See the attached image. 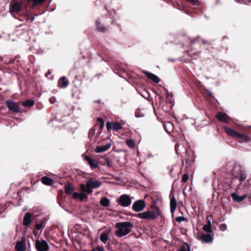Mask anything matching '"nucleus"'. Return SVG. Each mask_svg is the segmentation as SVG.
I'll return each mask as SVG.
<instances>
[{"label": "nucleus", "mask_w": 251, "mask_h": 251, "mask_svg": "<svg viewBox=\"0 0 251 251\" xmlns=\"http://www.w3.org/2000/svg\"><path fill=\"white\" fill-rule=\"evenodd\" d=\"M172 171V170H171L170 171V173H171Z\"/></svg>", "instance_id": "obj_57"}, {"label": "nucleus", "mask_w": 251, "mask_h": 251, "mask_svg": "<svg viewBox=\"0 0 251 251\" xmlns=\"http://www.w3.org/2000/svg\"><path fill=\"white\" fill-rule=\"evenodd\" d=\"M49 101L50 103L53 104L56 101V99L54 97H51L50 98Z\"/></svg>", "instance_id": "obj_45"}, {"label": "nucleus", "mask_w": 251, "mask_h": 251, "mask_svg": "<svg viewBox=\"0 0 251 251\" xmlns=\"http://www.w3.org/2000/svg\"><path fill=\"white\" fill-rule=\"evenodd\" d=\"M103 158L104 159L105 163H106L108 167L110 168L113 167V164H112L111 161L109 160V159L106 156V155H105L103 157Z\"/></svg>", "instance_id": "obj_39"}, {"label": "nucleus", "mask_w": 251, "mask_h": 251, "mask_svg": "<svg viewBox=\"0 0 251 251\" xmlns=\"http://www.w3.org/2000/svg\"><path fill=\"white\" fill-rule=\"evenodd\" d=\"M248 200H249V202H250V203L251 204V196L248 197Z\"/></svg>", "instance_id": "obj_53"}, {"label": "nucleus", "mask_w": 251, "mask_h": 251, "mask_svg": "<svg viewBox=\"0 0 251 251\" xmlns=\"http://www.w3.org/2000/svg\"><path fill=\"white\" fill-rule=\"evenodd\" d=\"M98 126V124H96L93 127H92L89 132V136L92 137L95 135L96 132V127Z\"/></svg>", "instance_id": "obj_37"}, {"label": "nucleus", "mask_w": 251, "mask_h": 251, "mask_svg": "<svg viewBox=\"0 0 251 251\" xmlns=\"http://www.w3.org/2000/svg\"><path fill=\"white\" fill-rule=\"evenodd\" d=\"M106 128L108 131H109L111 129H113L114 131H118L122 128V126L118 122L114 123L108 122L106 123Z\"/></svg>", "instance_id": "obj_12"}, {"label": "nucleus", "mask_w": 251, "mask_h": 251, "mask_svg": "<svg viewBox=\"0 0 251 251\" xmlns=\"http://www.w3.org/2000/svg\"><path fill=\"white\" fill-rule=\"evenodd\" d=\"M34 101L32 100H27L22 102V104L24 106L31 107L34 104Z\"/></svg>", "instance_id": "obj_31"}, {"label": "nucleus", "mask_w": 251, "mask_h": 251, "mask_svg": "<svg viewBox=\"0 0 251 251\" xmlns=\"http://www.w3.org/2000/svg\"><path fill=\"white\" fill-rule=\"evenodd\" d=\"M146 203L144 200H139L134 202L132 205V209L134 211L139 212L144 209Z\"/></svg>", "instance_id": "obj_10"}, {"label": "nucleus", "mask_w": 251, "mask_h": 251, "mask_svg": "<svg viewBox=\"0 0 251 251\" xmlns=\"http://www.w3.org/2000/svg\"><path fill=\"white\" fill-rule=\"evenodd\" d=\"M42 182L47 185H50L53 183V180L48 176H43L41 178Z\"/></svg>", "instance_id": "obj_26"}, {"label": "nucleus", "mask_w": 251, "mask_h": 251, "mask_svg": "<svg viewBox=\"0 0 251 251\" xmlns=\"http://www.w3.org/2000/svg\"><path fill=\"white\" fill-rule=\"evenodd\" d=\"M191 171V169L188 171L187 169H185L184 170V172H186V173H184V174L183 175L182 178H181V181L183 182H186L188 179H189V172Z\"/></svg>", "instance_id": "obj_34"}, {"label": "nucleus", "mask_w": 251, "mask_h": 251, "mask_svg": "<svg viewBox=\"0 0 251 251\" xmlns=\"http://www.w3.org/2000/svg\"><path fill=\"white\" fill-rule=\"evenodd\" d=\"M35 249L37 251H48L49 246L44 240H37L35 243Z\"/></svg>", "instance_id": "obj_7"}, {"label": "nucleus", "mask_w": 251, "mask_h": 251, "mask_svg": "<svg viewBox=\"0 0 251 251\" xmlns=\"http://www.w3.org/2000/svg\"><path fill=\"white\" fill-rule=\"evenodd\" d=\"M244 131L247 132H251V126H249L248 127H245L244 128Z\"/></svg>", "instance_id": "obj_47"}, {"label": "nucleus", "mask_w": 251, "mask_h": 251, "mask_svg": "<svg viewBox=\"0 0 251 251\" xmlns=\"http://www.w3.org/2000/svg\"><path fill=\"white\" fill-rule=\"evenodd\" d=\"M32 214L29 212H26L24 217L23 225L28 226L31 222Z\"/></svg>", "instance_id": "obj_21"}, {"label": "nucleus", "mask_w": 251, "mask_h": 251, "mask_svg": "<svg viewBox=\"0 0 251 251\" xmlns=\"http://www.w3.org/2000/svg\"><path fill=\"white\" fill-rule=\"evenodd\" d=\"M97 29L101 32H104L106 30V28L103 26L102 24L100 23L99 20H97L96 21Z\"/></svg>", "instance_id": "obj_27"}, {"label": "nucleus", "mask_w": 251, "mask_h": 251, "mask_svg": "<svg viewBox=\"0 0 251 251\" xmlns=\"http://www.w3.org/2000/svg\"><path fill=\"white\" fill-rule=\"evenodd\" d=\"M4 103L9 111L14 113L20 112V107L16 102L11 100H7L5 101Z\"/></svg>", "instance_id": "obj_8"}, {"label": "nucleus", "mask_w": 251, "mask_h": 251, "mask_svg": "<svg viewBox=\"0 0 251 251\" xmlns=\"http://www.w3.org/2000/svg\"><path fill=\"white\" fill-rule=\"evenodd\" d=\"M169 197L170 198V210L172 214L173 215L176 208L177 202L173 192H171Z\"/></svg>", "instance_id": "obj_14"}, {"label": "nucleus", "mask_w": 251, "mask_h": 251, "mask_svg": "<svg viewBox=\"0 0 251 251\" xmlns=\"http://www.w3.org/2000/svg\"><path fill=\"white\" fill-rule=\"evenodd\" d=\"M203 230L207 233H211L212 232L211 226L206 225H204Z\"/></svg>", "instance_id": "obj_41"}, {"label": "nucleus", "mask_w": 251, "mask_h": 251, "mask_svg": "<svg viewBox=\"0 0 251 251\" xmlns=\"http://www.w3.org/2000/svg\"><path fill=\"white\" fill-rule=\"evenodd\" d=\"M223 128L228 136L236 139L240 143H247L251 140L250 137L245 133L238 132L227 126H224Z\"/></svg>", "instance_id": "obj_1"}, {"label": "nucleus", "mask_w": 251, "mask_h": 251, "mask_svg": "<svg viewBox=\"0 0 251 251\" xmlns=\"http://www.w3.org/2000/svg\"><path fill=\"white\" fill-rule=\"evenodd\" d=\"M75 78L77 79V76H75Z\"/></svg>", "instance_id": "obj_56"}, {"label": "nucleus", "mask_w": 251, "mask_h": 251, "mask_svg": "<svg viewBox=\"0 0 251 251\" xmlns=\"http://www.w3.org/2000/svg\"><path fill=\"white\" fill-rule=\"evenodd\" d=\"M69 84V80L67 78L63 76H61L58 81V86L60 88H66L68 87Z\"/></svg>", "instance_id": "obj_16"}, {"label": "nucleus", "mask_w": 251, "mask_h": 251, "mask_svg": "<svg viewBox=\"0 0 251 251\" xmlns=\"http://www.w3.org/2000/svg\"><path fill=\"white\" fill-rule=\"evenodd\" d=\"M200 238L201 239V240L203 242H204V243L211 242L213 239L212 236L208 233H207V234L202 233L201 235Z\"/></svg>", "instance_id": "obj_22"}, {"label": "nucleus", "mask_w": 251, "mask_h": 251, "mask_svg": "<svg viewBox=\"0 0 251 251\" xmlns=\"http://www.w3.org/2000/svg\"><path fill=\"white\" fill-rule=\"evenodd\" d=\"M96 250L98 251H104V249L101 246H98L96 248Z\"/></svg>", "instance_id": "obj_48"}, {"label": "nucleus", "mask_w": 251, "mask_h": 251, "mask_svg": "<svg viewBox=\"0 0 251 251\" xmlns=\"http://www.w3.org/2000/svg\"><path fill=\"white\" fill-rule=\"evenodd\" d=\"M101 181L99 180H94L93 179H89L86 181V185L80 184V190L83 192H86L91 194L92 192V189L100 187L101 185Z\"/></svg>", "instance_id": "obj_4"}, {"label": "nucleus", "mask_w": 251, "mask_h": 251, "mask_svg": "<svg viewBox=\"0 0 251 251\" xmlns=\"http://www.w3.org/2000/svg\"><path fill=\"white\" fill-rule=\"evenodd\" d=\"M168 124L169 125V126H172V125L170 123H168Z\"/></svg>", "instance_id": "obj_55"}, {"label": "nucleus", "mask_w": 251, "mask_h": 251, "mask_svg": "<svg viewBox=\"0 0 251 251\" xmlns=\"http://www.w3.org/2000/svg\"><path fill=\"white\" fill-rule=\"evenodd\" d=\"M45 0H27L28 4L32 7L43 3Z\"/></svg>", "instance_id": "obj_28"}, {"label": "nucleus", "mask_w": 251, "mask_h": 251, "mask_svg": "<svg viewBox=\"0 0 251 251\" xmlns=\"http://www.w3.org/2000/svg\"><path fill=\"white\" fill-rule=\"evenodd\" d=\"M86 192H83L80 193L79 194V198L81 201H83L84 199H87V195L85 194Z\"/></svg>", "instance_id": "obj_42"}, {"label": "nucleus", "mask_w": 251, "mask_h": 251, "mask_svg": "<svg viewBox=\"0 0 251 251\" xmlns=\"http://www.w3.org/2000/svg\"><path fill=\"white\" fill-rule=\"evenodd\" d=\"M15 249L17 251H25L26 250V246L25 240H21L18 241L16 245Z\"/></svg>", "instance_id": "obj_24"}, {"label": "nucleus", "mask_w": 251, "mask_h": 251, "mask_svg": "<svg viewBox=\"0 0 251 251\" xmlns=\"http://www.w3.org/2000/svg\"><path fill=\"white\" fill-rule=\"evenodd\" d=\"M79 195H79V193H77V192H74V193H73V198H74V199H77V198H79Z\"/></svg>", "instance_id": "obj_46"}, {"label": "nucleus", "mask_w": 251, "mask_h": 251, "mask_svg": "<svg viewBox=\"0 0 251 251\" xmlns=\"http://www.w3.org/2000/svg\"><path fill=\"white\" fill-rule=\"evenodd\" d=\"M151 208L152 209L154 212H156L158 215L161 216V212L160 208L156 206L155 201H153L151 205Z\"/></svg>", "instance_id": "obj_30"}, {"label": "nucleus", "mask_w": 251, "mask_h": 251, "mask_svg": "<svg viewBox=\"0 0 251 251\" xmlns=\"http://www.w3.org/2000/svg\"><path fill=\"white\" fill-rule=\"evenodd\" d=\"M231 196L233 199V200L236 202H239L243 201L246 198L248 197V195L247 194H244L243 196H239L236 193H233L231 194Z\"/></svg>", "instance_id": "obj_20"}, {"label": "nucleus", "mask_w": 251, "mask_h": 251, "mask_svg": "<svg viewBox=\"0 0 251 251\" xmlns=\"http://www.w3.org/2000/svg\"><path fill=\"white\" fill-rule=\"evenodd\" d=\"M126 143L127 145L130 148H135V142L132 139L127 140L126 141Z\"/></svg>", "instance_id": "obj_36"}, {"label": "nucleus", "mask_w": 251, "mask_h": 251, "mask_svg": "<svg viewBox=\"0 0 251 251\" xmlns=\"http://www.w3.org/2000/svg\"><path fill=\"white\" fill-rule=\"evenodd\" d=\"M231 183H233L236 179H238L240 185L246 178L247 175L244 170L242 169L241 166L238 163L234 164L232 170Z\"/></svg>", "instance_id": "obj_2"}, {"label": "nucleus", "mask_w": 251, "mask_h": 251, "mask_svg": "<svg viewBox=\"0 0 251 251\" xmlns=\"http://www.w3.org/2000/svg\"><path fill=\"white\" fill-rule=\"evenodd\" d=\"M115 227L118 229L116 235L119 237H121L127 235L131 231L133 225L128 222H119L116 224Z\"/></svg>", "instance_id": "obj_3"}, {"label": "nucleus", "mask_w": 251, "mask_h": 251, "mask_svg": "<svg viewBox=\"0 0 251 251\" xmlns=\"http://www.w3.org/2000/svg\"><path fill=\"white\" fill-rule=\"evenodd\" d=\"M216 117L220 122L224 123H228L230 121V117L225 113L218 112Z\"/></svg>", "instance_id": "obj_13"}, {"label": "nucleus", "mask_w": 251, "mask_h": 251, "mask_svg": "<svg viewBox=\"0 0 251 251\" xmlns=\"http://www.w3.org/2000/svg\"><path fill=\"white\" fill-rule=\"evenodd\" d=\"M100 204L104 207H108L110 204V201L107 197H104L101 199Z\"/></svg>", "instance_id": "obj_32"}, {"label": "nucleus", "mask_w": 251, "mask_h": 251, "mask_svg": "<svg viewBox=\"0 0 251 251\" xmlns=\"http://www.w3.org/2000/svg\"><path fill=\"white\" fill-rule=\"evenodd\" d=\"M188 54L192 59H197L200 56L201 51L192 49L188 51Z\"/></svg>", "instance_id": "obj_23"}, {"label": "nucleus", "mask_w": 251, "mask_h": 251, "mask_svg": "<svg viewBox=\"0 0 251 251\" xmlns=\"http://www.w3.org/2000/svg\"><path fill=\"white\" fill-rule=\"evenodd\" d=\"M118 203L123 207H127L131 204V200L129 195H122L118 200Z\"/></svg>", "instance_id": "obj_9"}, {"label": "nucleus", "mask_w": 251, "mask_h": 251, "mask_svg": "<svg viewBox=\"0 0 251 251\" xmlns=\"http://www.w3.org/2000/svg\"><path fill=\"white\" fill-rule=\"evenodd\" d=\"M195 156L193 151L191 149L186 150L185 155L183 159V168L187 169L188 171L191 169L192 164L194 162Z\"/></svg>", "instance_id": "obj_5"}, {"label": "nucleus", "mask_w": 251, "mask_h": 251, "mask_svg": "<svg viewBox=\"0 0 251 251\" xmlns=\"http://www.w3.org/2000/svg\"><path fill=\"white\" fill-rule=\"evenodd\" d=\"M176 221L178 223H180L182 221L186 220V218L183 216L177 217L175 219Z\"/></svg>", "instance_id": "obj_43"}, {"label": "nucleus", "mask_w": 251, "mask_h": 251, "mask_svg": "<svg viewBox=\"0 0 251 251\" xmlns=\"http://www.w3.org/2000/svg\"><path fill=\"white\" fill-rule=\"evenodd\" d=\"M135 115L137 118H140L144 116L143 113L140 109H137L136 110L135 112Z\"/></svg>", "instance_id": "obj_40"}, {"label": "nucleus", "mask_w": 251, "mask_h": 251, "mask_svg": "<svg viewBox=\"0 0 251 251\" xmlns=\"http://www.w3.org/2000/svg\"><path fill=\"white\" fill-rule=\"evenodd\" d=\"M207 224L206 225H208L209 226H211V223L210 221L208 219H207Z\"/></svg>", "instance_id": "obj_50"}, {"label": "nucleus", "mask_w": 251, "mask_h": 251, "mask_svg": "<svg viewBox=\"0 0 251 251\" xmlns=\"http://www.w3.org/2000/svg\"><path fill=\"white\" fill-rule=\"evenodd\" d=\"M22 3L18 1H14L10 4V9L14 12H19L21 11Z\"/></svg>", "instance_id": "obj_15"}, {"label": "nucleus", "mask_w": 251, "mask_h": 251, "mask_svg": "<svg viewBox=\"0 0 251 251\" xmlns=\"http://www.w3.org/2000/svg\"><path fill=\"white\" fill-rule=\"evenodd\" d=\"M97 121L100 123L99 124V131L98 132V134H100V133L101 132L104 125V120L101 118H98L97 119Z\"/></svg>", "instance_id": "obj_33"}, {"label": "nucleus", "mask_w": 251, "mask_h": 251, "mask_svg": "<svg viewBox=\"0 0 251 251\" xmlns=\"http://www.w3.org/2000/svg\"><path fill=\"white\" fill-rule=\"evenodd\" d=\"M227 226L225 224H222L220 226V228L222 231H225L226 229Z\"/></svg>", "instance_id": "obj_44"}, {"label": "nucleus", "mask_w": 251, "mask_h": 251, "mask_svg": "<svg viewBox=\"0 0 251 251\" xmlns=\"http://www.w3.org/2000/svg\"><path fill=\"white\" fill-rule=\"evenodd\" d=\"M111 146L110 143H107L104 146H97L95 149V151L96 152L100 153L107 151Z\"/></svg>", "instance_id": "obj_19"}, {"label": "nucleus", "mask_w": 251, "mask_h": 251, "mask_svg": "<svg viewBox=\"0 0 251 251\" xmlns=\"http://www.w3.org/2000/svg\"><path fill=\"white\" fill-rule=\"evenodd\" d=\"M28 19H30L31 21H32V20H34V17L33 16H30V17L28 18Z\"/></svg>", "instance_id": "obj_52"}, {"label": "nucleus", "mask_w": 251, "mask_h": 251, "mask_svg": "<svg viewBox=\"0 0 251 251\" xmlns=\"http://www.w3.org/2000/svg\"><path fill=\"white\" fill-rule=\"evenodd\" d=\"M84 159L87 162L91 169H94L99 167V162L96 159H93L88 155H85Z\"/></svg>", "instance_id": "obj_11"}, {"label": "nucleus", "mask_w": 251, "mask_h": 251, "mask_svg": "<svg viewBox=\"0 0 251 251\" xmlns=\"http://www.w3.org/2000/svg\"><path fill=\"white\" fill-rule=\"evenodd\" d=\"M111 230L109 229L107 232L102 233L100 236V240L104 244H106L109 240L108 235L111 232Z\"/></svg>", "instance_id": "obj_25"}, {"label": "nucleus", "mask_w": 251, "mask_h": 251, "mask_svg": "<svg viewBox=\"0 0 251 251\" xmlns=\"http://www.w3.org/2000/svg\"><path fill=\"white\" fill-rule=\"evenodd\" d=\"M90 251H95V250L94 249H93L92 250H91Z\"/></svg>", "instance_id": "obj_54"}, {"label": "nucleus", "mask_w": 251, "mask_h": 251, "mask_svg": "<svg viewBox=\"0 0 251 251\" xmlns=\"http://www.w3.org/2000/svg\"><path fill=\"white\" fill-rule=\"evenodd\" d=\"M158 214L156 212L151 210H148L142 213L134 215V216L145 220H153L155 219Z\"/></svg>", "instance_id": "obj_6"}, {"label": "nucleus", "mask_w": 251, "mask_h": 251, "mask_svg": "<svg viewBox=\"0 0 251 251\" xmlns=\"http://www.w3.org/2000/svg\"><path fill=\"white\" fill-rule=\"evenodd\" d=\"M190 248L188 244L182 245L177 251H190Z\"/></svg>", "instance_id": "obj_38"}, {"label": "nucleus", "mask_w": 251, "mask_h": 251, "mask_svg": "<svg viewBox=\"0 0 251 251\" xmlns=\"http://www.w3.org/2000/svg\"><path fill=\"white\" fill-rule=\"evenodd\" d=\"M33 234H34V235H35V236H38V234L37 231H36V230H34L33 231Z\"/></svg>", "instance_id": "obj_51"}, {"label": "nucleus", "mask_w": 251, "mask_h": 251, "mask_svg": "<svg viewBox=\"0 0 251 251\" xmlns=\"http://www.w3.org/2000/svg\"><path fill=\"white\" fill-rule=\"evenodd\" d=\"M64 189L65 193L68 195H70L75 191V187L72 183L67 182L64 186Z\"/></svg>", "instance_id": "obj_17"}, {"label": "nucleus", "mask_w": 251, "mask_h": 251, "mask_svg": "<svg viewBox=\"0 0 251 251\" xmlns=\"http://www.w3.org/2000/svg\"><path fill=\"white\" fill-rule=\"evenodd\" d=\"M197 42H201L203 44H207L208 45H210L211 44V43L210 41L201 39L200 37H197V38H196L195 39L192 40L191 41V43L192 44H193V43Z\"/></svg>", "instance_id": "obj_29"}, {"label": "nucleus", "mask_w": 251, "mask_h": 251, "mask_svg": "<svg viewBox=\"0 0 251 251\" xmlns=\"http://www.w3.org/2000/svg\"><path fill=\"white\" fill-rule=\"evenodd\" d=\"M143 73L148 77V78L151 80L155 83H158L160 82V78L154 74H151L146 71H143Z\"/></svg>", "instance_id": "obj_18"}, {"label": "nucleus", "mask_w": 251, "mask_h": 251, "mask_svg": "<svg viewBox=\"0 0 251 251\" xmlns=\"http://www.w3.org/2000/svg\"><path fill=\"white\" fill-rule=\"evenodd\" d=\"M45 219H42L40 221V223H37L35 226V228L36 230H40L43 227L45 226Z\"/></svg>", "instance_id": "obj_35"}, {"label": "nucleus", "mask_w": 251, "mask_h": 251, "mask_svg": "<svg viewBox=\"0 0 251 251\" xmlns=\"http://www.w3.org/2000/svg\"><path fill=\"white\" fill-rule=\"evenodd\" d=\"M94 103H98L99 104H100L101 103V101L100 100H95L94 101Z\"/></svg>", "instance_id": "obj_49"}]
</instances>
